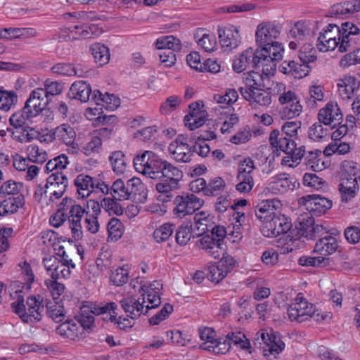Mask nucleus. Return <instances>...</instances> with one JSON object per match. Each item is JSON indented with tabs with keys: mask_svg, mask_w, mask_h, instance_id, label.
Returning <instances> with one entry per match:
<instances>
[{
	"mask_svg": "<svg viewBox=\"0 0 360 360\" xmlns=\"http://www.w3.org/2000/svg\"><path fill=\"white\" fill-rule=\"evenodd\" d=\"M122 308L127 314V316L131 319H138L141 314H146L145 309L146 297L145 294L141 297L135 299L129 297L120 301Z\"/></svg>",
	"mask_w": 360,
	"mask_h": 360,
	"instance_id": "2eb2a0df",
	"label": "nucleus"
},
{
	"mask_svg": "<svg viewBox=\"0 0 360 360\" xmlns=\"http://www.w3.org/2000/svg\"><path fill=\"white\" fill-rule=\"evenodd\" d=\"M65 221H68L67 214L66 211L63 210L62 200L57 211L50 217L49 221L51 226L58 228L63 225Z\"/></svg>",
	"mask_w": 360,
	"mask_h": 360,
	"instance_id": "338daca9",
	"label": "nucleus"
},
{
	"mask_svg": "<svg viewBox=\"0 0 360 360\" xmlns=\"http://www.w3.org/2000/svg\"><path fill=\"white\" fill-rule=\"evenodd\" d=\"M27 305L28 307V315H30V321H32V318H34V320L40 321L44 309L41 297L39 295L28 297L27 299Z\"/></svg>",
	"mask_w": 360,
	"mask_h": 360,
	"instance_id": "f704fd0d",
	"label": "nucleus"
},
{
	"mask_svg": "<svg viewBox=\"0 0 360 360\" xmlns=\"http://www.w3.org/2000/svg\"><path fill=\"white\" fill-rule=\"evenodd\" d=\"M192 224L187 222L179 226L176 232V242L180 245H186L192 237Z\"/></svg>",
	"mask_w": 360,
	"mask_h": 360,
	"instance_id": "c03bdc74",
	"label": "nucleus"
},
{
	"mask_svg": "<svg viewBox=\"0 0 360 360\" xmlns=\"http://www.w3.org/2000/svg\"><path fill=\"white\" fill-rule=\"evenodd\" d=\"M218 35L221 46L229 49L236 48L240 41L238 30L233 25L219 27Z\"/></svg>",
	"mask_w": 360,
	"mask_h": 360,
	"instance_id": "6ab92c4d",
	"label": "nucleus"
},
{
	"mask_svg": "<svg viewBox=\"0 0 360 360\" xmlns=\"http://www.w3.org/2000/svg\"><path fill=\"white\" fill-rule=\"evenodd\" d=\"M23 184L13 180L5 181L0 187V193L6 195H15L20 192Z\"/></svg>",
	"mask_w": 360,
	"mask_h": 360,
	"instance_id": "0e129e2a",
	"label": "nucleus"
},
{
	"mask_svg": "<svg viewBox=\"0 0 360 360\" xmlns=\"http://www.w3.org/2000/svg\"><path fill=\"white\" fill-rule=\"evenodd\" d=\"M92 90L89 84L84 81L75 82L70 86L68 96L70 99H77L82 103L90 100Z\"/></svg>",
	"mask_w": 360,
	"mask_h": 360,
	"instance_id": "393cba45",
	"label": "nucleus"
},
{
	"mask_svg": "<svg viewBox=\"0 0 360 360\" xmlns=\"http://www.w3.org/2000/svg\"><path fill=\"white\" fill-rule=\"evenodd\" d=\"M288 316L290 321L303 322L309 319H313L316 321L323 320L326 316H320V313L315 309L314 304L309 303L302 296H298L288 309Z\"/></svg>",
	"mask_w": 360,
	"mask_h": 360,
	"instance_id": "39448f33",
	"label": "nucleus"
},
{
	"mask_svg": "<svg viewBox=\"0 0 360 360\" xmlns=\"http://www.w3.org/2000/svg\"><path fill=\"white\" fill-rule=\"evenodd\" d=\"M338 246L336 238L328 235L321 238L316 243L314 251L322 255L327 256L335 252Z\"/></svg>",
	"mask_w": 360,
	"mask_h": 360,
	"instance_id": "cd10ccee",
	"label": "nucleus"
},
{
	"mask_svg": "<svg viewBox=\"0 0 360 360\" xmlns=\"http://www.w3.org/2000/svg\"><path fill=\"white\" fill-rule=\"evenodd\" d=\"M27 158L30 162L42 164L47 160L46 152L38 146L30 145L27 147Z\"/></svg>",
	"mask_w": 360,
	"mask_h": 360,
	"instance_id": "a18cd8bd",
	"label": "nucleus"
},
{
	"mask_svg": "<svg viewBox=\"0 0 360 360\" xmlns=\"http://www.w3.org/2000/svg\"><path fill=\"white\" fill-rule=\"evenodd\" d=\"M50 98H46L42 88H37L32 91L24 107L34 117L39 115L46 107Z\"/></svg>",
	"mask_w": 360,
	"mask_h": 360,
	"instance_id": "ddd939ff",
	"label": "nucleus"
},
{
	"mask_svg": "<svg viewBox=\"0 0 360 360\" xmlns=\"http://www.w3.org/2000/svg\"><path fill=\"white\" fill-rule=\"evenodd\" d=\"M300 63H309L316 60V50L310 44H304L299 52Z\"/></svg>",
	"mask_w": 360,
	"mask_h": 360,
	"instance_id": "13d9d810",
	"label": "nucleus"
},
{
	"mask_svg": "<svg viewBox=\"0 0 360 360\" xmlns=\"http://www.w3.org/2000/svg\"><path fill=\"white\" fill-rule=\"evenodd\" d=\"M91 54L94 56L95 62L102 66L108 63L110 53L108 47L100 43L94 44L91 48Z\"/></svg>",
	"mask_w": 360,
	"mask_h": 360,
	"instance_id": "58836bf2",
	"label": "nucleus"
},
{
	"mask_svg": "<svg viewBox=\"0 0 360 360\" xmlns=\"http://www.w3.org/2000/svg\"><path fill=\"white\" fill-rule=\"evenodd\" d=\"M213 219V216L205 212L196 213L193 217L195 222L194 231H196V235L201 236L213 230L212 227L214 224Z\"/></svg>",
	"mask_w": 360,
	"mask_h": 360,
	"instance_id": "bb28decb",
	"label": "nucleus"
},
{
	"mask_svg": "<svg viewBox=\"0 0 360 360\" xmlns=\"http://www.w3.org/2000/svg\"><path fill=\"white\" fill-rule=\"evenodd\" d=\"M212 344L211 346L209 344H201L200 348L215 354H226L231 347L229 342L227 341L226 337L225 339H215Z\"/></svg>",
	"mask_w": 360,
	"mask_h": 360,
	"instance_id": "a19ab883",
	"label": "nucleus"
},
{
	"mask_svg": "<svg viewBox=\"0 0 360 360\" xmlns=\"http://www.w3.org/2000/svg\"><path fill=\"white\" fill-rule=\"evenodd\" d=\"M55 139L64 143L65 145L77 148L78 145L75 142L76 132L74 129L68 124H63L57 127L53 132Z\"/></svg>",
	"mask_w": 360,
	"mask_h": 360,
	"instance_id": "a878e982",
	"label": "nucleus"
},
{
	"mask_svg": "<svg viewBox=\"0 0 360 360\" xmlns=\"http://www.w3.org/2000/svg\"><path fill=\"white\" fill-rule=\"evenodd\" d=\"M261 49H266L267 51V55H269L275 60H279L282 59L283 52L284 51L281 44L278 41H274L270 43L268 46H262Z\"/></svg>",
	"mask_w": 360,
	"mask_h": 360,
	"instance_id": "69168bd1",
	"label": "nucleus"
},
{
	"mask_svg": "<svg viewBox=\"0 0 360 360\" xmlns=\"http://www.w3.org/2000/svg\"><path fill=\"white\" fill-rule=\"evenodd\" d=\"M255 169V162L250 158L240 161L236 174V189L237 191L243 194L252 191L255 186L254 172Z\"/></svg>",
	"mask_w": 360,
	"mask_h": 360,
	"instance_id": "423d86ee",
	"label": "nucleus"
},
{
	"mask_svg": "<svg viewBox=\"0 0 360 360\" xmlns=\"http://www.w3.org/2000/svg\"><path fill=\"white\" fill-rule=\"evenodd\" d=\"M226 338L231 347L236 346L250 354L252 353L250 340L242 331L238 330L231 331L226 335Z\"/></svg>",
	"mask_w": 360,
	"mask_h": 360,
	"instance_id": "c756f323",
	"label": "nucleus"
},
{
	"mask_svg": "<svg viewBox=\"0 0 360 360\" xmlns=\"http://www.w3.org/2000/svg\"><path fill=\"white\" fill-rule=\"evenodd\" d=\"M207 278L215 283H219L226 276V272L222 270L217 263L210 264L207 267Z\"/></svg>",
	"mask_w": 360,
	"mask_h": 360,
	"instance_id": "680f3d73",
	"label": "nucleus"
},
{
	"mask_svg": "<svg viewBox=\"0 0 360 360\" xmlns=\"http://www.w3.org/2000/svg\"><path fill=\"white\" fill-rule=\"evenodd\" d=\"M255 51L252 48L244 51L238 58L233 61L232 68L236 72L240 73L244 71L250 64L254 67Z\"/></svg>",
	"mask_w": 360,
	"mask_h": 360,
	"instance_id": "7c9ffc66",
	"label": "nucleus"
},
{
	"mask_svg": "<svg viewBox=\"0 0 360 360\" xmlns=\"http://www.w3.org/2000/svg\"><path fill=\"white\" fill-rule=\"evenodd\" d=\"M306 210L314 214H321L332 207V201L319 195H308L301 198Z\"/></svg>",
	"mask_w": 360,
	"mask_h": 360,
	"instance_id": "dca6fc26",
	"label": "nucleus"
},
{
	"mask_svg": "<svg viewBox=\"0 0 360 360\" xmlns=\"http://www.w3.org/2000/svg\"><path fill=\"white\" fill-rule=\"evenodd\" d=\"M56 333L60 336L72 340L83 338L82 329L74 321H65L56 328Z\"/></svg>",
	"mask_w": 360,
	"mask_h": 360,
	"instance_id": "c85d7f7f",
	"label": "nucleus"
},
{
	"mask_svg": "<svg viewBox=\"0 0 360 360\" xmlns=\"http://www.w3.org/2000/svg\"><path fill=\"white\" fill-rule=\"evenodd\" d=\"M340 29L334 24H329L318 37L316 46L320 51L326 52L334 50L340 41Z\"/></svg>",
	"mask_w": 360,
	"mask_h": 360,
	"instance_id": "1a4fd4ad",
	"label": "nucleus"
},
{
	"mask_svg": "<svg viewBox=\"0 0 360 360\" xmlns=\"http://www.w3.org/2000/svg\"><path fill=\"white\" fill-rule=\"evenodd\" d=\"M297 229L302 236L309 239L321 236L324 231L323 225L315 224L314 219L308 216L300 219Z\"/></svg>",
	"mask_w": 360,
	"mask_h": 360,
	"instance_id": "412c9836",
	"label": "nucleus"
},
{
	"mask_svg": "<svg viewBox=\"0 0 360 360\" xmlns=\"http://www.w3.org/2000/svg\"><path fill=\"white\" fill-rule=\"evenodd\" d=\"M142 294H145L146 303H147V304H145L144 309L146 311V314L148 313L150 309H155L161 304V300L158 291H154L153 292L150 290H147V291L143 292Z\"/></svg>",
	"mask_w": 360,
	"mask_h": 360,
	"instance_id": "052dcab7",
	"label": "nucleus"
},
{
	"mask_svg": "<svg viewBox=\"0 0 360 360\" xmlns=\"http://www.w3.org/2000/svg\"><path fill=\"white\" fill-rule=\"evenodd\" d=\"M63 207L66 211L67 219L71 231L72 236L75 240L83 237L82 218L85 217L86 209L70 198L63 199Z\"/></svg>",
	"mask_w": 360,
	"mask_h": 360,
	"instance_id": "20e7f679",
	"label": "nucleus"
},
{
	"mask_svg": "<svg viewBox=\"0 0 360 360\" xmlns=\"http://www.w3.org/2000/svg\"><path fill=\"white\" fill-rule=\"evenodd\" d=\"M340 96L343 99H350L360 86V82L354 77L346 75L340 79L337 84Z\"/></svg>",
	"mask_w": 360,
	"mask_h": 360,
	"instance_id": "b1692460",
	"label": "nucleus"
},
{
	"mask_svg": "<svg viewBox=\"0 0 360 360\" xmlns=\"http://www.w3.org/2000/svg\"><path fill=\"white\" fill-rule=\"evenodd\" d=\"M174 229V224L165 223L154 231L153 238L158 243L165 241L172 235Z\"/></svg>",
	"mask_w": 360,
	"mask_h": 360,
	"instance_id": "49530a36",
	"label": "nucleus"
},
{
	"mask_svg": "<svg viewBox=\"0 0 360 360\" xmlns=\"http://www.w3.org/2000/svg\"><path fill=\"white\" fill-rule=\"evenodd\" d=\"M280 34L278 27L272 23L265 22L257 26L255 36L256 42L259 46H268L272 43Z\"/></svg>",
	"mask_w": 360,
	"mask_h": 360,
	"instance_id": "a211bd4d",
	"label": "nucleus"
},
{
	"mask_svg": "<svg viewBox=\"0 0 360 360\" xmlns=\"http://www.w3.org/2000/svg\"><path fill=\"white\" fill-rule=\"evenodd\" d=\"M11 308L23 322H30V315H28V313L26 311L22 296H18V299L11 304Z\"/></svg>",
	"mask_w": 360,
	"mask_h": 360,
	"instance_id": "864d4df0",
	"label": "nucleus"
},
{
	"mask_svg": "<svg viewBox=\"0 0 360 360\" xmlns=\"http://www.w3.org/2000/svg\"><path fill=\"white\" fill-rule=\"evenodd\" d=\"M44 284L50 291L54 300L58 299L64 292L65 286L63 284L58 283L57 280L46 279Z\"/></svg>",
	"mask_w": 360,
	"mask_h": 360,
	"instance_id": "774afa93",
	"label": "nucleus"
},
{
	"mask_svg": "<svg viewBox=\"0 0 360 360\" xmlns=\"http://www.w3.org/2000/svg\"><path fill=\"white\" fill-rule=\"evenodd\" d=\"M134 165L136 172L146 177L162 180L156 184L155 188L158 193L167 194V198L170 197L169 193L178 188L183 177V172L179 167L150 150L137 155L134 158Z\"/></svg>",
	"mask_w": 360,
	"mask_h": 360,
	"instance_id": "f257e3e1",
	"label": "nucleus"
},
{
	"mask_svg": "<svg viewBox=\"0 0 360 360\" xmlns=\"http://www.w3.org/2000/svg\"><path fill=\"white\" fill-rule=\"evenodd\" d=\"M291 228V223L284 216L275 214L268 221L262 224L261 231L265 237H276L287 233Z\"/></svg>",
	"mask_w": 360,
	"mask_h": 360,
	"instance_id": "9d476101",
	"label": "nucleus"
},
{
	"mask_svg": "<svg viewBox=\"0 0 360 360\" xmlns=\"http://www.w3.org/2000/svg\"><path fill=\"white\" fill-rule=\"evenodd\" d=\"M53 73L62 75L72 76L77 75L78 77H82V72L79 71L77 68L73 67L70 64L67 63H58L52 68Z\"/></svg>",
	"mask_w": 360,
	"mask_h": 360,
	"instance_id": "5fc2aeb1",
	"label": "nucleus"
},
{
	"mask_svg": "<svg viewBox=\"0 0 360 360\" xmlns=\"http://www.w3.org/2000/svg\"><path fill=\"white\" fill-rule=\"evenodd\" d=\"M261 338L264 344L263 353L265 356L275 358L284 349V342L274 334L272 330L270 333L262 330Z\"/></svg>",
	"mask_w": 360,
	"mask_h": 360,
	"instance_id": "4468645a",
	"label": "nucleus"
},
{
	"mask_svg": "<svg viewBox=\"0 0 360 360\" xmlns=\"http://www.w3.org/2000/svg\"><path fill=\"white\" fill-rule=\"evenodd\" d=\"M276 61L269 55L266 49H257L255 51L254 68H262V75H272L276 70Z\"/></svg>",
	"mask_w": 360,
	"mask_h": 360,
	"instance_id": "4be33fe9",
	"label": "nucleus"
},
{
	"mask_svg": "<svg viewBox=\"0 0 360 360\" xmlns=\"http://www.w3.org/2000/svg\"><path fill=\"white\" fill-rule=\"evenodd\" d=\"M343 115L337 103H328L324 108L319 110L318 119L325 125L335 127L342 120Z\"/></svg>",
	"mask_w": 360,
	"mask_h": 360,
	"instance_id": "f3484780",
	"label": "nucleus"
},
{
	"mask_svg": "<svg viewBox=\"0 0 360 360\" xmlns=\"http://www.w3.org/2000/svg\"><path fill=\"white\" fill-rule=\"evenodd\" d=\"M46 313L56 322L62 321L65 316L63 307L56 302L47 304Z\"/></svg>",
	"mask_w": 360,
	"mask_h": 360,
	"instance_id": "bf43d9fd",
	"label": "nucleus"
},
{
	"mask_svg": "<svg viewBox=\"0 0 360 360\" xmlns=\"http://www.w3.org/2000/svg\"><path fill=\"white\" fill-rule=\"evenodd\" d=\"M300 183L295 177L285 173L278 174L271 178L266 188L274 194L285 193L298 188Z\"/></svg>",
	"mask_w": 360,
	"mask_h": 360,
	"instance_id": "9b49d317",
	"label": "nucleus"
},
{
	"mask_svg": "<svg viewBox=\"0 0 360 360\" xmlns=\"http://www.w3.org/2000/svg\"><path fill=\"white\" fill-rule=\"evenodd\" d=\"M17 102L18 95L14 91H6L0 87V110L8 112Z\"/></svg>",
	"mask_w": 360,
	"mask_h": 360,
	"instance_id": "4c0bfd02",
	"label": "nucleus"
},
{
	"mask_svg": "<svg viewBox=\"0 0 360 360\" xmlns=\"http://www.w3.org/2000/svg\"><path fill=\"white\" fill-rule=\"evenodd\" d=\"M329 259L325 257L302 256L299 259L302 266H325L328 264Z\"/></svg>",
	"mask_w": 360,
	"mask_h": 360,
	"instance_id": "4d7b16f0",
	"label": "nucleus"
},
{
	"mask_svg": "<svg viewBox=\"0 0 360 360\" xmlns=\"http://www.w3.org/2000/svg\"><path fill=\"white\" fill-rule=\"evenodd\" d=\"M110 278L115 285L122 286L127 283L129 280V270L124 266L119 267L112 271Z\"/></svg>",
	"mask_w": 360,
	"mask_h": 360,
	"instance_id": "3c124183",
	"label": "nucleus"
},
{
	"mask_svg": "<svg viewBox=\"0 0 360 360\" xmlns=\"http://www.w3.org/2000/svg\"><path fill=\"white\" fill-rule=\"evenodd\" d=\"M206 195H217L224 191L226 183L221 177L210 179L207 185Z\"/></svg>",
	"mask_w": 360,
	"mask_h": 360,
	"instance_id": "6e6d98bb",
	"label": "nucleus"
},
{
	"mask_svg": "<svg viewBox=\"0 0 360 360\" xmlns=\"http://www.w3.org/2000/svg\"><path fill=\"white\" fill-rule=\"evenodd\" d=\"M322 123L319 120L309 128L308 136L310 139L320 141L328 136V130L323 127Z\"/></svg>",
	"mask_w": 360,
	"mask_h": 360,
	"instance_id": "de8ad7c7",
	"label": "nucleus"
},
{
	"mask_svg": "<svg viewBox=\"0 0 360 360\" xmlns=\"http://www.w3.org/2000/svg\"><path fill=\"white\" fill-rule=\"evenodd\" d=\"M202 105L195 102L189 105L190 113L184 117L185 126L190 130H194L202 126L206 121V113L200 110Z\"/></svg>",
	"mask_w": 360,
	"mask_h": 360,
	"instance_id": "aec40b11",
	"label": "nucleus"
},
{
	"mask_svg": "<svg viewBox=\"0 0 360 360\" xmlns=\"http://www.w3.org/2000/svg\"><path fill=\"white\" fill-rule=\"evenodd\" d=\"M109 161L113 172L117 174H122L127 171V160L122 151L112 152L109 156Z\"/></svg>",
	"mask_w": 360,
	"mask_h": 360,
	"instance_id": "c9c22d12",
	"label": "nucleus"
},
{
	"mask_svg": "<svg viewBox=\"0 0 360 360\" xmlns=\"http://www.w3.org/2000/svg\"><path fill=\"white\" fill-rule=\"evenodd\" d=\"M117 200L114 198H104L101 200V206L110 215H121L123 214V208Z\"/></svg>",
	"mask_w": 360,
	"mask_h": 360,
	"instance_id": "8fccbe9b",
	"label": "nucleus"
},
{
	"mask_svg": "<svg viewBox=\"0 0 360 360\" xmlns=\"http://www.w3.org/2000/svg\"><path fill=\"white\" fill-rule=\"evenodd\" d=\"M357 64H360V48L344 55L339 62L340 67L342 68H347Z\"/></svg>",
	"mask_w": 360,
	"mask_h": 360,
	"instance_id": "603ef678",
	"label": "nucleus"
},
{
	"mask_svg": "<svg viewBox=\"0 0 360 360\" xmlns=\"http://www.w3.org/2000/svg\"><path fill=\"white\" fill-rule=\"evenodd\" d=\"M68 185L67 176L62 172L52 173L46 179L45 188L50 193V200L59 199L66 191Z\"/></svg>",
	"mask_w": 360,
	"mask_h": 360,
	"instance_id": "f8f14e48",
	"label": "nucleus"
},
{
	"mask_svg": "<svg viewBox=\"0 0 360 360\" xmlns=\"http://www.w3.org/2000/svg\"><path fill=\"white\" fill-rule=\"evenodd\" d=\"M300 127V122L290 121L283 125L281 131L278 129L273 130L269 138L271 146L277 150L278 148L292 150L294 141L297 139V130Z\"/></svg>",
	"mask_w": 360,
	"mask_h": 360,
	"instance_id": "7ed1b4c3",
	"label": "nucleus"
},
{
	"mask_svg": "<svg viewBox=\"0 0 360 360\" xmlns=\"http://www.w3.org/2000/svg\"><path fill=\"white\" fill-rule=\"evenodd\" d=\"M115 200H125L129 198V189L127 184L125 185L122 179H117L113 182L109 188V192Z\"/></svg>",
	"mask_w": 360,
	"mask_h": 360,
	"instance_id": "e433bc0d",
	"label": "nucleus"
},
{
	"mask_svg": "<svg viewBox=\"0 0 360 360\" xmlns=\"http://www.w3.org/2000/svg\"><path fill=\"white\" fill-rule=\"evenodd\" d=\"M168 150L177 162H188L191 160L192 147L189 144L169 146Z\"/></svg>",
	"mask_w": 360,
	"mask_h": 360,
	"instance_id": "72a5a7b5",
	"label": "nucleus"
},
{
	"mask_svg": "<svg viewBox=\"0 0 360 360\" xmlns=\"http://www.w3.org/2000/svg\"><path fill=\"white\" fill-rule=\"evenodd\" d=\"M174 203V214L178 217H184L191 214L199 210L204 204V200L193 193L177 195Z\"/></svg>",
	"mask_w": 360,
	"mask_h": 360,
	"instance_id": "6e6552de",
	"label": "nucleus"
},
{
	"mask_svg": "<svg viewBox=\"0 0 360 360\" xmlns=\"http://www.w3.org/2000/svg\"><path fill=\"white\" fill-rule=\"evenodd\" d=\"M116 309L117 304L112 302L105 304H91L90 306H83L80 309V314L76 316V319L82 331L84 330H91L94 326V317L93 315H105L103 317V320L113 321L115 319Z\"/></svg>",
	"mask_w": 360,
	"mask_h": 360,
	"instance_id": "f03ea898",
	"label": "nucleus"
},
{
	"mask_svg": "<svg viewBox=\"0 0 360 360\" xmlns=\"http://www.w3.org/2000/svg\"><path fill=\"white\" fill-rule=\"evenodd\" d=\"M42 89L46 94V98H49L51 96L60 94L63 90V84L60 82L47 79L44 82V88Z\"/></svg>",
	"mask_w": 360,
	"mask_h": 360,
	"instance_id": "e2e57ef3",
	"label": "nucleus"
},
{
	"mask_svg": "<svg viewBox=\"0 0 360 360\" xmlns=\"http://www.w3.org/2000/svg\"><path fill=\"white\" fill-rule=\"evenodd\" d=\"M155 45L157 49L160 50V51L166 49H172L173 50V52L181 49V43L179 39L172 35L158 39Z\"/></svg>",
	"mask_w": 360,
	"mask_h": 360,
	"instance_id": "37998d69",
	"label": "nucleus"
},
{
	"mask_svg": "<svg viewBox=\"0 0 360 360\" xmlns=\"http://www.w3.org/2000/svg\"><path fill=\"white\" fill-rule=\"evenodd\" d=\"M109 236L112 240H117L121 238L124 231V226L117 218H112L107 226Z\"/></svg>",
	"mask_w": 360,
	"mask_h": 360,
	"instance_id": "09e8293b",
	"label": "nucleus"
},
{
	"mask_svg": "<svg viewBox=\"0 0 360 360\" xmlns=\"http://www.w3.org/2000/svg\"><path fill=\"white\" fill-rule=\"evenodd\" d=\"M302 111V106L300 100L290 103L288 105H283L279 110V115L282 119H292L300 115Z\"/></svg>",
	"mask_w": 360,
	"mask_h": 360,
	"instance_id": "ea45409f",
	"label": "nucleus"
},
{
	"mask_svg": "<svg viewBox=\"0 0 360 360\" xmlns=\"http://www.w3.org/2000/svg\"><path fill=\"white\" fill-rule=\"evenodd\" d=\"M243 80L245 84L244 88L247 91H253L265 86L263 75L257 71H250L244 73Z\"/></svg>",
	"mask_w": 360,
	"mask_h": 360,
	"instance_id": "2f4dec72",
	"label": "nucleus"
},
{
	"mask_svg": "<svg viewBox=\"0 0 360 360\" xmlns=\"http://www.w3.org/2000/svg\"><path fill=\"white\" fill-rule=\"evenodd\" d=\"M25 205L23 195H20L15 198H8L3 200L0 204V216L16 212L20 207Z\"/></svg>",
	"mask_w": 360,
	"mask_h": 360,
	"instance_id": "473e14b6",
	"label": "nucleus"
},
{
	"mask_svg": "<svg viewBox=\"0 0 360 360\" xmlns=\"http://www.w3.org/2000/svg\"><path fill=\"white\" fill-rule=\"evenodd\" d=\"M74 184L77 188V193L82 198L89 197L93 192L101 191L103 194H108L109 192L108 185L88 174L77 175Z\"/></svg>",
	"mask_w": 360,
	"mask_h": 360,
	"instance_id": "0eeeda50",
	"label": "nucleus"
},
{
	"mask_svg": "<svg viewBox=\"0 0 360 360\" xmlns=\"http://www.w3.org/2000/svg\"><path fill=\"white\" fill-rule=\"evenodd\" d=\"M34 117L25 107L20 111L14 112L9 118L12 127H26V122Z\"/></svg>",
	"mask_w": 360,
	"mask_h": 360,
	"instance_id": "79ce46f5",
	"label": "nucleus"
},
{
	"mask_svg": "<svg viewBox=\"0 0 360 360\" xmlns=\"http://www.w3.org/2000/svg\"><path fill=\"white\" fill-rule=\"evenodd\" d=\"M239 91L241 96L251 105L262 106L269 105L271 103V96L269 92L263 88L255 91H246L245 88L240 87Z\"/></svg>",
	"mask_w": 360,
	"mask_h": 360,
	"instance_id": "5701e85b",
	"label": "nucleus"
}]
</instances>
